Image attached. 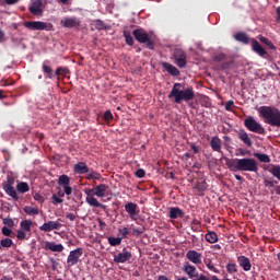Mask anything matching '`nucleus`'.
Returning <instances> with one entry per match:
<instances>
[{
  "mask_svg": "<svg viewBox=\"0 0 280 280\" xmlns=\"http://www.w3.org/2000/svg\"><path fill=\"white\" fill-rule=\"evenodd\" d=\"M2 222L5 226H9V229L14 228V220H12L11 218H4Z\"/></svg>",
  "mask_w": 280,
  "mask_h": 280,
  "instance_id": "a18cd8bd",
  "label": "nucleus"
},
{
  "mask_svg": "<svg viewBox=\"0 0 280 280\" xmlns=\"http://www.w3.org/2000/svg\"><path fill=\"white\" fill-rule=\"evenodd\" d=\"M234 39L237 40V43H242L243 45H252L253 51L260 56V58H266L268 56V51L265 50V48L257 42V39L248 37V35L244 32H238L234 35Z\"/></svg>",
  "mask_w": 280,
  "mask_h": 280,
  "instance_id": "20e7f679",
  "label": "nucleus"
},
{
  "mask_svg": "<svg viewBox=\"0 0 280 280\" xmlns=\"http://www.w3.org/2000/svg\"><path fill=\"white\" fill-rule=\"evenodd\" d=\"M85 178L86 180H104V178H102V174L97 173V171H92L88 173Z\"/></svg>",
  "mask_w": 280,
  "mask_h": 280,
  "instance_id": "2f4dec72",
  "label": "nucleus"
},
{
  "mask_svg": "<svg viewBox=\"0 0 280 280\" xmlns=\"http://www.w3.org/2000/svg\"><path fill=\"white\" fill-rule=\"evenodd\" d=\"M277 180H270V179H265L264 180V185L265 187H268L270 189V187H275V185H277Z\"/></svg>",
  "mask_w": 280,
  "mask_h": 280,
  "instance_id": "49530a36",
  "label": "nucleus"
},
{
  "mask_svg": "<svg viewBox=\"0 0 280 280\" xmlns=\"http://www.w3.org/2000/svg\"><path fill=\"white\" fill-rule=\"evenodd\" d=\"M132 35L138 43L147 45L148 49H154V42L148 32H145V30L137 28L132 32Z\"/></svg>",
  "mask_w": 280,
  "mask_h": 280,
  "instance_id": "39448f33",
  "label": "nucleus"
},
{
  "mask_svg": "<svg viewBox=\"0 0 280 280\" xmlns=\"http://www.w3.org/2000/svg\"><path fill=\"white\" fill-rule=\"evenodd\" d=\"M86 202L90 207H95L96 209H106V206L102 205L95 197H86Z\"/></svg>",
  "mask_w": 280,
  "mask_h": 280,
  "instance_id": "cd10ccee",
  "label": "nucleus"
},
{
  "mask_svg": "<svg viewBox=\"0 0 280 280\" xmlns=\"http://www.w3.org/2000/svg\"><path fill=\"white\" fill-rule=\"evenodd\" d=\"M21 0H4L7 5H16Z\"/></svg>",
  "mask_w": 280,
  "mask_h": 280,
  "instance_id": "bf43d9fd",
  "label": "nucleus"
},
{
  "mask_svg": "<svg viewBox=\"0 0 280 280\" xmlns=\"http://www.w3.org/2000/svg\"><path fill=\"white\" fill-rule=\"evenodd\" d=\"M28 12L34 16H43V1L35 0L28 8Z\"/></svg>",
  "mask_w": 280,
  "mask_h": 280,
  "instance_id": "ddd939ff",
  "label": "nucleus"
},
{
  "mask_svg": "<svg viewBox=\"0 0 280 280\" xmlns=\"http://www.w3.org/2000/svg\"><path fill=\"white\" fill-rule=\"evenodd\" d=\"M237 137L244 143V145H246L247 148H253V140H250V136H248V132H246V130H238Z\"/></svg>",
  "mask_w": 280,
  "mask_h": 280,
  "instance_id": "f3484780",
  "label": "nucleus"
},
{
  "mask_svg": "<svg viewBox=\"0 0 280 280\" xmlns=\"http://www.w3.org/2000/svg\"><path fill=\"white\" fill-rule=\"evenodd\" d=\"M201 106H205V108H211V100L206 96L201 102Z\"/></svg>",
  "mask_w": 280,
  "mask_h": 280,
  "instance_id": "8fccbe9b",
  "label": "nucleus"
},
{
  "mask_svg": "<svg viewBox=\"0 0 280 280\" xmlns=\"http://www.w3.org/2000/svg\"><path fill=\"white\" fill-rule=\"evenodd\" d=\"M71 184V178L68 175H60L58 178V185L62 187L66 196H71L73 194V188L69 186Z\"/></svg>",
  "mask_w": 280,
  "mask_h": 280,
  "instance_id": "9d476101",
  "label": "nucleus"
},
{
  "mask_svg": "<svg viewBox=\"0 0 280 280\" xmlns=\"http://www.w3.org/2000/svg\"><path fill=\"white\" fill-rule=\"evenodd\" d=\"M33 224H34V222H32V220H23L20 223V229H21V231L30 233L32 231Z\"/></svg>",
  "mask_w": 280,
  "mask_h": 280,
  "instance_id": "c85d7f7f",
  "label": "nucleus"
},
{
  "mask_svg": "<svg viewBox=\"0 0 280 280\" xmlns=\"http://www.w3.org/2000/svg\"><path fill=\"white\" fill-rule=\"evenodd\" d=\"M173 58L175 60V65H177L179 69H185L187 67V52L182 48H175Z\"/></svg>",
  "mask_w": 280,
  "mask_h": 280,
  "instance_id": "6e6552de",
  "label": "nucleus"
},
{
  "mask_svg": "<svg viewBox=\"0 0 280 280\" xmlns=\"http://www.w3.org/2000/svg\"><path fill=\"white\" fill-rule=\"evenodd\" d=\"M205 237L209 244H215L218 242V234L215 232H208Z\"/></svg>",
  "mask_w": 280,
  "mask_h": 280,
  "instance_id": "f704fd0d",
  "label": "nucleus"
},
{
  "mask_svg": "<svg viewBox=\"0 0 280 280\" xmlns=\"http://www.w3.org/2000/svg\"><path fill=\"white\" fill-rule=\"evenodd\" d=\"M108 185L106 184H100L94 187V194L97 196V198H104L106 197V191H108Z\"/></svg>",
  "mask_w": 280,
  "mask_h": 280,
  "instance_id": "b1692460",
  "label": "nucleus"
},
{
  "mask_svg": "<svg viewBox=\"0 0 280 280\" xmlns=\"http://www.w3.org/2000/svg\"><path fill=\"white\" fill-rule=\"evenodd\" d=\"M33 198H34V200H36V202H39L40 205H43V202H45V197H43V195H40L38 192H36Z\"/></svg>",
  "mask_w": 280,
  "mask_h": 280,
  "instance_id": "09e8293b",
  "label": "nucleus"
},
{
  "mask_svg": "<svg viewBox=\"0 0 280 280\" xmlns=\"http://www.w3.org/2000/svg\"><path fill=\"white\" fill-rule=\"evenodd\" d=\"M137 209H139V207L135 202H127L125 205V211L128 213L131 220H136Z\"/></svg>",
  "mask_w": 280,
  "mask_h": 280,
  "instance_id": "aec40b11",
  "label": "nucleus"
},
{
  "mask_svg": "<svg viewBox=\"0 0 280 280\" xmlns=\"http://www.w3.org/2000/svg\"><path fill=\"white\" fill-rule=\"evenodd\" d=\"M186 257L191 264L196 266L202 264V254L198 253L197 250L190 249L186 253Z\"/></svg>",
  "mask_w": 280,
  "mask_h": 280,
  "instance_id": "4468645a",
  "label": "nucleus"
},
{
  "mask_svg": "<svg viewBox=\"0 0 280 280\" xmlns=\"http://www.w3.org/2000/svg\"><path fill=\"white\" fill-rule=\"evenodd\" d=\"M52 205H62L65 202V199L58 197V195L54 194L51 197Z\"/></svg>",
  "mask_w": 280,
  "mask_h": 280,
  "instance_id": "37998d69",
  "label": "nucleus"
},
{
  "mask_svg": "<svg viewBox=\"0 0 280 280\" xmlns=\"http://www.w3.org/2000/svg\"><path fill=\"white\" fill-rule=\"evenodd\" d=\"M225 165L230 172H259V164L253 158L229 159L224 158Z\"/></svg>",
  "mask_w": 280,
  "mask_h": 280,
  "instance_id": "f257e3e1",
  "label": "nucleus"
},
{
  "mask_svg": "<svg viewBox=\"0 0 280 280\" xmlns=\"http://www.w3.org/2000/svg\"><path fill=\"white\" fill-rule=\"evenodd\" d=\"M233 106H235V103L233 101H228L225 104V110H233Z\"/></svg>",
  "mask_w": 280,
  "mask_h": 280,
  "instance_id": "5fc2aeb1",
  "label": "nucleus"
},
{
  "mask_svg": "<svg viewBox=\"0 0 280 280\" xmlns=\"http://www.w3.org/2000/svg\"><path fill=\"white\" fill-rule=\"evenodd\" d=\"M158 280H170V278L167 276H159Z\"/></svg>",
  "mask_w": 280,
  "mask_h": 280,
  "instance_id": "338daca9",
  "label": "nucleus"
},
{
  "mask_svg": "<svg viewBox=\"0 0 280 280\" xmlns=\"http://www.w3.org/2000/svg\"><path fill=\"white\" fill-rule=\"evenodd\" d=\"M74 172L75 174H89L90 170L86 163L79 162L74 165Z\"/></svg>",
  "mask_w": 280,
  "mask_h": 280,
  "instance_id": "a878e982",
  "label": "nucleus"
},
{
  "mask_svg": "<svg viewBox=\"0 0 280 280\" xmlns=\"http://www.w3.org/2000/svg\"><path fill=\"white\" fill-rule=\"evenodd\" d=\"M1 231H2V235H5V237H10V235H12V230L7 226H3Z\"/></svg>",
  "mask_w": 280,
  "mask_h": 280,
  "instance_id": "603ef678",
  "label": "nucleus"
},
{
  "mask_svg": "<svg viewBox=\"0 0 280 280\" xmlns=\"http://www.w3.org/2000/svg\"><path fill=\"white\" fill-rule=\"evenodd\" d=\"M225 268L229 275H235L237 272V264L235 262H229Z\"/></svg>",
  "mask_w": 280,
  "mask_h": 280,
  "instance_id": "e433bc0d",
  "label": "nucleus"
},
{
  "mask_svg": "<svg viewBox=\"0 0 280 280\" xmlns=\"http://www.w3.org/2000/svg\"><path fill=\"white\" fill-rule=\"evenodd\" d=\"M254 156L260 161V163H270V156L266 153H254Z\"/></svg>",
  "mask_w": 280,
  "mask_h": 280,
  "instance_id": "c9c22d12",
  "label": "nucleus"
},
{
  "mask_svg": "<svg viewBox=\"0 0 280 280\" xmlns=\"http://www.w3.org/2000/svg\"><path fill=\"white\" fill-rule=\"evenodd\" d=\"M244 126L249 130V132H255L256 135H266V128L259 121H257L253 116L247 117L244 120Z\"/></svg>",
  "mask_w": 280,
  "mask_h": 280,
  "instance_id": "0eeeda50",
  "label": "nucleus"
},
{
  "mask_svg": "<svg viewBox=\"0 0 280 280\" xmlns=\"http://www.w3.org/2000/svg\"><path fill=\"white\" fill-rule=\"evenodd\" d=\"M16 237L18 240L23 241L25 237H27V234L23 230H18Z\"/></svg>",
  "mask_w": 280,
  "mask_h": 280,
  "instance_id": "de8ad7c7",
  "label": "nucleus"
},
{
  "mask_svg": "<svg viewBox=\"0 0 280 280\" xmlns=\"http://www.w3.org/2000/svg\"><path fill=\"white\" fill-rule=\"evenodd\" d=\"M162 67L163 69H165V71H167V73H170V75H174L175 78H177V75H180V70H178V68L170 62H162Z\"/></svg>",
  "mask_w": 280,
  "mask_h": 280,
  "instance_id": "4be33fe9",
  "label": "nucleus"
},
{
  "mask_svg": "<svg viewBox=\"0 0 280 280\" xmlns=\"http://www.w3.org/2000/svg\"><path fill=\"white\" fill-rule=\"evenodd\" d=\"M108 244L110 246H119V244H121V237H108Z\"/></svg>",
  "mask_w": 280,
  "mask_h": 280,
  "instance_id": "ea45409f",
  "label": "nucleus"
},
{
  "mask_svg": "<svg viewBox=\"0 0 280 280\" xmlns=\"http://www.w3.org/2000/svg\"><path fill=\"white\" fill-rule=\"evenodd\" d=\"M98 225L101 229H106V222L102 221V219H98Z\"/></svg>",
  "mask_w": 280,
  "mask_h": 280,
  "instance_id": "0e129e2a",
  "label": "nucleus"
},
{
  "mask_svg": "<svg viewBox=\"0 0 280 280\" xmlns=\"http://www.w3.org/2000/svg\"><path fill=\"white\" fill-rule=\"evenodd\" d=\"M66 218H67L68 220H70L71 222H73V221L75 220V214H73V213H67V214H66Z\"/></svg>",
  "mask_w": 280,
  "mask_h": 280,
  "instance_id": "680f3d73",
  "label": "nucleus"
},
{
  "mask_svg": "<svg viewBox=\"0 0 280 280\" xmlns=\"http://www.w3.org/2000/svg\"><path fill=\"white\" fill-rule=\"evenodd\" d=\"M82 255H84V249L82 247L71 250L67 258L68 268H73V266L80 261V257H82Z\"/></svg>",
  "mask_w": 280,
  "mask_h": 280,
  "instance_id": "1a4fd4ad",
  "label": "nucleus"
},
{
  "mask_svg": "<svg viewBox=\"0 0 280 280\" xmlns=\"http://www.w3.org/2000/svg\"><path fill=\"white\" fill-rule=\"evenodd\" d=\"M258 40H260V43H264V45H266L267 47H269V49L273 50L277 49V46H275V44L272 42H270V39H268L267 37L262 36V35H258Z\"/></svg>",
  "mask_w": 280,
  "mask_h": 280,
  "instance_id": "473e14b6",
  "label": "nucleus"
},
{
  "mask_svg": "<svg viewBox=\"0 0 280 280\" xmlns=\"http://www.w3.org/2000/svg\"><path fill=\"white\" fill-rule=\"evenodd\" d=\"M14 179L8 178L5 183L2 184V189L5 191L8 196L13 198V200H19V195L16 194V189H14Z\"/></svg>",
  "mask_w": 280,
  "mask_h": 280,
  "instance_id": "9b49d317",
  "label": "nucleus"
},
{
  "mask_svg": "<svg viewBox=\"0 0 280 280\" xmlns=\"http://www.w3.org/2000/svg\"><path fill=\"white\" fill-rule=\"evenodd\" d=\"M168 218H171V220H177V218H185V212L178 207H173L170 209Z\"/></svg>",
  "mask_w": 280,
  "mask_h": 280,
  "instance_id": "5701e85b",
  "label": "nucleus"
},
{
  "mask_svg": "<svg viewBox=\"0 0 280 280\" xmlns=\"http://www.w3.org/2000/svg\"><path fill=\"white\" fill-rule=\"evenodd\" d=\"M103 119H104V121H106V124H108L109 121H113V119H114L113 112L106 110L103 115Z\"/></svg>",
  "mask_w": 280,
  "mask_h": 280,
  "instance_id": "a19ab883",
  "label": "nucleus"
},
{
  "mask_svg": "<svg viewBox=\"0 0 280 280\" xmlns=\"http://www.w3.org/2000/svg\"><path fill=\"white\" fill-rule=\"evenodd\" d=\"M94 25L96 30H106V24L102 20H94Z\"/></svg>",
  "mask_w": 280,
  "mask_h": 280,
  "instance_id": "c03bdc74",
  "label": "nucleus"
},
{
  "mask_svg": "<svg viewBox=\"0 0 280 280\" xmlns=\"http://www.w3.org/2000/svg\"><path fill=\"white\" fill-rule=\"evenodd\" d=\"M184 272L189 277V279L195 280L196 277H198V270L196 269V266L190 265L189 262L184 264Z\"/></svg>",
  "mask_w": 280,
  "mask_h": 280,
  "instance_id": "a211bd4d",
  "label": "nucleus"
},
{
  "mask_svg": "<svg viewBox=\"0 0 280 280\" xmlns=\"http://www.w3.org/2000/svg\"><path fill=\"white\" fill-rule=\"evenodd\" d=\"M82 21L78 18H65L61 20L62 27H80Z\"/></svg>",
  "mask_w": 280,
  "mask_h": 280,
  "instance_id": "dca6fc26",
  "label": "nucleus"
},
{
  "mask_svg": "<svg viewBox=\"0 0 280 280\" xmlns=\"http://www.w3.org/2000/svg\"><path fill=\"white\" fill-rule=\"evenodd\" d=\"M132 259V253L124 249L122 253L114 256L115 264H126V261H130Z\"/></svg>",
  "mask_w": 280,
  "mask_h": 280,
  "instance_id": "2eb2a0df",
  "label": "nucleus"
},
{
  "mask_svg": "<svg viewBox=\"0 0 280 280\" xmlns=\"http://www.w3.org/2000/svg\"><path fill=\"white\" fill-rule=\"evenodd\" d=\"M277 196H280V185L273 186Z\"/></svg>",
  "mask_w": 280,
  "mask_h": 280,
  "instance_id": "69168bd1",
  "label": "nucleus"
},
{
  "mask_svg": "<svg viewBox=\"0 0 280 280\" xmlns=\"http://www.w3.org/2000/svg\"><path fill=\"white\" fill-rule=\"evenodd\" d=\"M85 194L88 196V198H93V196H95V188H86L85 190Z\"/></svg>",
  "mask_w": 280,
  "mask_h": 280,
  "instance_id": "864d4df0",
  "label": "nucleus"
},
{
  "mask_svg": "<svg viewBox=\"0 0 280 280\" xmlns=\"http://www.w3.org/2000/svg\"><path fill=\"white\" fill-rule=\"evenodd\" d=\"M14 242L11 238H3L0 241V248H10Z\"/></svg>",
  "mask_w": 280,
  "mask_h": 280,
  "instance_id": "4c0bfd02",
  "label": "nucleus"
},
{
  "mask_svg": "<svg viewBox=\"0 0 280 280\" xmlns=\"http://www.w3.org/2000/svg\"><path fill=\"white\" fill-rule=\"evenodd\" d=\"M208 268L209 270H212L213 272L215 273H219L220 271L215 268V266L211 265V264H208Z\"/></svg>",
  "mask_w": 280,
  "mask_h": 280,
  "instance_id": "e2e57ef3",
  "label": "nucleus"
},
{
  "mask_svg": "<svg viewBox=\"0 0 280 280\" xmlns=\"http://www.w3.org/2000/svg\"><path fill=\"white\" fill-rule=\"evenodd\" d=\"M198 224H200V221H196V220L192 221V223H191L192 231H198V228H196V226H198Z\"/></svg>",
  "mask_w": 280,
  "mask_h": 280,
  "instance_id": "052dcab7",
  "label": "nucleus"
},
{
  "mask_svg": "<svg viewBox=\"0 0 280 280\" xmlns=\"http://www.w3.org/2000/svg\"><path fill=\"white\" fill-rule=\"evenodd\" d=\"M258 113L265 124L272 126L273 128H280V109L272 106H260Z\"/></svg>",
  "mask_w": 280,
  "mask_h": 280,
  "instance_id": "7ed1b4c3",
  "label": "nucleus"
},
{
  "mask_svg": "<svg viewBox=\"0 0 280 280\" xmlns=\"http://www.w3.org/2000/svg\"><path fill=\"white\" fill-rule=\"evenodd\" d=\"M24 27H26V30H31L32 32H51V30H54V24L40 21H28L24 22Z\"/></svg>",
  "mask_w": 280,
  "mask_h": 280,
  "instance_id": "423d86ee",
  "label": "nucleus"
},
{
  "mask_svg": "<svg viewBox=\"0 0 280 280\" xmlns=\"http://www.w3.org/2000/svg\"><path fill=\"white\" fill-rule=\"evenodd\" d=\"M190 148H191L194 154H198V152H200V147L195 145L194 143L190 144Z\"/></svg>",
  "mask_w": 280,
  "mask_h": 280,
  "instance_id": "13d9d810",
  "label": "nucleus"
},
{
  "mask_svg": "<svg viewBox=\"0 0 280 280\" xmlns=\"http://www.w3.org/2000/svg\"><path fill=\"white\" fill-rule=\"evenodd\" d=\"M136 176L137 178H145V170L139 168L138 171H136Z\"/></svg>",
  "mask_w": 280,
  "mask_h": 280,
  "instance_id": "3c124183",
  "label": "nucleus"
},
{
  "mask_svg": "<svg viewBox=\"0 0 280 280\" xmlns=\"http://www.w3.org/2000/svg\"><path fill=\"white\" fill-rule=\"evenodd\" d=\"M210 148L213 150V152L224 154V152H222V140L218 137H212L210 141Z\"/></svg>",
  "mask_w": 280,
  "mask_h": 280,
  "instance_id": "412c9836",
  "label": "nucleus"
},
{
  "mask_svg": "<svg viewBox=\"0 0 280 280\" xmlns=\"http://www.w3.org/2000/svg\"><path fill=\"white\" fill-rule=\"evenodd\" d=\"M119 233L122 235V237H127V235H130V230H128V228H124L119 231Z\"/></svg>",
  "mask_w": 280,
  "mask_h": 280,
  "instance_id": "6e6d98bb",
  "label": "nucleus"
},
{
  "mask_svg": "<svg viewBox=\"0 0 280 280\" xmlns=\"http://www.w3.org/2000/svg\"><path fill=\"white\" fill-rule=\"evenodd\" d=\"M194 280H211L209 277L205 276L203 273H199L197 277H195Z\"/></svg>",
  "mask_w": 280,
  "mask_h": 280,
  "instance_id": "4d7b16f0",
  "label": "nucleus"
},
{
  "mask_svg": "<svg viewBox=\"0 0 280 280\" xmlns=\"http://www.w3.org/2000/svg\"><path fill=\"white\" fill-rule=\"evenodd\" d=\"M58 229H62V224L58 221H48L39 226V231H44L45 233L58 231Z\"/></svg>",
  "mask_w": 280,
  "mask_h": 280,
  "instance_id": "f8f14e48",
  "label": "nucleus"
},
{
  "mask_svg": "<svg viewBox=\"0 0 280 280\" xmlns=\"http://www.w3.org/2000/svg\"><path fill=\"white\" fill-rule=\"evenodd\" d=\"M124 37L129 47H132V45H135V38L132 37V35H130V32L124 31Z\"/></svg>",
  "mask_w": 280,
  "mask_h": 280,
  "instance_id": "58836bf2",
  "label": "nucleus"
},
{
  "mask_svg": "<svg viewBox=\"0 0 280 280\" xmlns=\"http://www.w3.org/2000/svg\"><path fill=\"white\" fill-rule=\"evenodd\" d=\"M24 213H26V215H38L40 211L38 210V208L26 206L24 207Z\"/></svg>",
  "mask_w": 280,
  "mask_h": 280,
  "instance_id": "72a5a7b5",
  "label": "nucleus"
},
{
  "mask_svg": "<svg viewBox=\"0 0 280 280\" xmlns=\"http://www.w3.org/2000/svg\"><path fill=\"white\" fill-rule=\"evenodd\" d=\"M237 262H238V266H241V268H243L245 272H249V270L253 268V265L250 264V259L246 256H238Z\"/></svg>",
  "mask_w": 280,
  "mask_h": 280,
  "instance_id": "6ab92c4d",
  "label": "nucleus"
},
{
  "mask_svg": "<svg viewBox=\"0 0 280 280\" xmlns=\"http://www.w3.org/2000/svg\"><path fill=\"white\" fill-rule=\"evenodd\" d=\"M277 19L280 21V8L277 9Z\"/></svg>",
  "mask_w": 280,
  "mask_h": 280,
  "instance_id": "774afa93",
  "label": "nucleus"
},
{
  "mask_svg": "<svg viewBox=\"0 0 280 280\" xmlns=\"http://www.w3.org/2000/svg\"><path fill=\"white\" fill-rule=\"evenodd\" d=\"M67 74H69V70L67 68H62V67L57 68L56 72H55V75H57V77L67 75Z\"/></svg>",
  "mask_w": 280,
  "mask_h": 280,
  "instance_id": "79ce46f5",
  "label": "nucleus"
},
{
  "mask_svg": "<svg viewBox=\"0 0 280 280\" xmlns=\"http://www.w3.org/2000/svg\"><path fill=\"white\" fill-rule=\"evenodd\" d=\"M16 190L19 194H27L30 191V185L26 182H20L16 185Z\"/></svg>",
  "mask_w": 280,
  "mask_h": 280,
  "instance_id": "7c9ffc66",
  "label": "nucleus"
},
{
  "mask_svg": "<svg viewBox=\"0 0 280 280\" xmlns=\"http://www.w3.org/2000/svg\"><path fill=\"white\" fill-rule=\"evenodd\" d=\"M43 67V72L47 75L49 80L54 79V69L49 67V60H45L42 65Z\"/></svg>",
  "mask_w": 280,
  "mask_h": 280,
  "instance_id": "bb28decb",
  "label": "nucleus"
},
{
  "mask_svg": "<svg viewBox=\"0 0 280 280\" xmlns=\"http://www.w3.org/2000/svg\"><path fill=\"white\" fill-rule=\"evenodd\" d=\"M47 250H51V253H62L65 250V246L62 244H56L54 242L46 243Z\"/></svg>",
  "mask_w": 280,
  "mask_h": 280,
  "instance_id": "393cba45",
  "label": "nucleus"
},
{
  "mask_svg": "<svg viewBox=\"0 0 280 280\" xmlns=\"http://www.w3.org/2000/svg\"><path fill=\"white\" fill-rule=\"evenodd\" d=\"M195 189H197L198 196H205V191H207V183L206 182H197L195 185Z\"/></svg>",
  "mask_w": 280,
  "mask_h": 280,
  "instance_id": "c756f323",
  "label": "nucleus"
},
{
  "mask_svg": "<svg viewBox=\"0 0 280 280\" xmlns=\"http://www.w3.org/2000/svg\"><path fill=\"white\" fill-rule=\"evenodd\" d=\"M180 89H183V84L174 83L172 91L168 94V100H172V97H174L175 104H180L182 102H186V104H189L191 100H195L196 92H194L192 86H188L184 90Z\"/></svg>",
  "mask_w": 280,
  "mask_h": 280,
  "instance_id": "f03ea898",
  "label": "nucleus"
}]
</instances>
